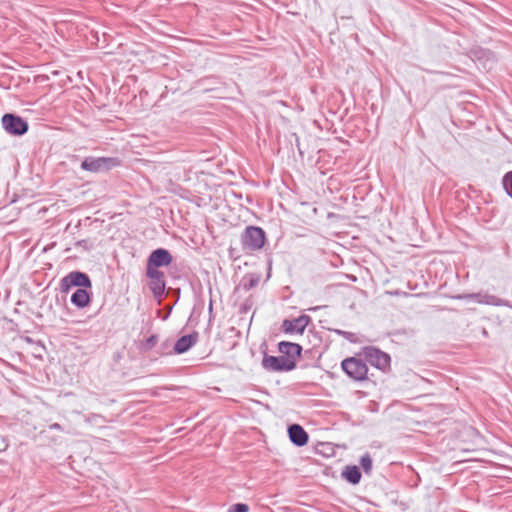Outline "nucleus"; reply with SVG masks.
I'll return each mask as SVG.
<instances>
[{"label": "nucleus", "mask_w": 512, "mask_h": 512, "mask_svg": "<svg viewBox=\"0 0 512 512\" xmlns=\"http://www.w3.org/2000/svg\"><path fill=\"white\" fill-rule=\"evenodd\" d=\"M249 507L245 503H236L230 506L228 512H248Z\"/></svg>", "instance_id": "obj_22"}, {"label": "nucleus", "mask_w": 512, "mask_h": 512, "mask_svg": "<svg viewBox=\"0 0 512 512\" xmlns=\"http://www.w3.org/2000/svg\"><path fill=\"white\" fill-rule=\"evenodd\" d=\"M260 282V276L257 275V274H249V275H246L242 282H241V287L243 288V290L245 291H249L253 288H255Z\"/></svg>", "instance_id": "obj_17"}, {"label": "nucleus", "mask_w": 512, "mask_h": 512, "mask_svg": "<svg viewBox=\"0 0 512 512\" xmlns=\"http://www.w3.org/2000/svg\"><path fill=\"white\" fill-rule=\"evenodd\" d=\"M465 298L475 299L480 304L492 305V306H505L512 308V305L508 300L499 298L495 295L488 293H473L465 296Z\"/></svg>", "instance_id": "obj_11"}, {"label": "nucleus", "mask_w": 512, "mask_h": 512, "mask_svg": "<svg viewBox=\"0 0 512 512\" xmlns=\"http://www.w3.org/2000/svg\"><path fill=\"white\" fill-rule=\"evenodd\" d=\"M360 465L366 474H371L373 461L369 453H365L363 456H361Z\"/></svg>", "instance_id": "obj_18"}, {"label": "nucleus", "mask_w": 512, "mask_h": 512, "mask_svg": "<svg viewBox=\"0 0 512 512\" xmlns=\"http://www.w3.org/2000/svg\"><path fill=\"white\" fill-rule=\"evenodd\" d=\"M278 350L283 354L284 358H289L296 362V359L301 356L302 346L293 342L281 341L278 344Z\"/></svg>", "instance_id": "obj_14"}, {"label": "nucleus", "mask_w": 512, "mask_h": 512, "mask_svg": "<svg viewBox=\"0 0 512 512\" xmlns=\"http://www.w3.org/2000/svg\"><path fill=\"white\" fill-rule=\"evenodd\" d=\"M308 315H301L292 320L285 319L282 324L283 331L287 334H303L305 328L310 322Z\"/></svg>", "instance_id": "obj_10"}, {"label": "nucleus", "mask_w": 512, "mask_h": 512, "mask_svg": "<svg viewBox=\"0 0 512 512\" xmlns=\"http://www.w3.org/2000/svg\"><path fill=\"white\" fill-rule=\"evenodd\" d=\"M361 476V471L356 465H347L342 471V477L353 485H356L360 482Z\"/></svg>", "instance_id": "obj_16"}, {"label": "nucleus", "mask_w": 512, "mask_h": 512, "mask_svg": "<svg viewBox=\"0 0 512 512\" xmlns=\"http://www.w3.org/2000/svg\"><path fill=\"white\" fill-rule=\"evenodd\" d=\"M146 276L150 278L149 288L154 297H162L166 288L164 272L159 269L146 267Z\"/></svg>", "instance_id": "obj_8"}, {"label": "nucleus", "mask_w": 512, "mask_h": 512, "mask_svg": "<svg viewBox=\"0 0 512 512\" xmlns=\"http://www.w3.org/2000/svg\"><path fill=\"white\" fill-rule=\"evenodd\" d=\"M119 164V159L115 157H86L81 162V169L93 173H100L109 171Z\"/></svg>", "instance_id": "obj_2"}, {"label": "nucleus", "mask_w": 512, "mask_h": 512, "mask_svg": "<svg viewBox=\"0 0 512 512\" xmlns=\"http://www.w3.org/2000/svg\"><path fill=\"white\" fill-rule=\"evenodd\" d=\"M198 341V333L192 332L187 335L181 336L174 344V352L176 354H183L193 347Z\"/></svg>", "instance_id": "obj_13"}, {"label": "nucleus", "mask_w": 512, "mask_h": 512, "mask_svg": "<svg viewBox=\"0 0 512 512\" xmlns=\"http://www.w3.org/2000/svg\"><path fill=\"white\" fill-rule=\"evenodd\" d=\"M502 183L506 193L512 198V171L504 175Z\"/></svg>", "instance_id": "obj_19"}, {"label": "nucleus", "mask_w": 512, "mask_h": 512, "mask_svg": "<svg viewBox=\"0 0 512 512\" xmlns=\"http://www.w3.org/2000/svg\"><path fill=\"white\" fill-rule=\"evenodd\" d=\"M173 257L171 253L164 248H158L151 252L147 260V267L159 269L172 263Z\"/></svg>", "instance_id": "obj_9"}, {"label": "nucleus", "mask_w": 512, "mask_h": 512, "mask_svg": "<svg viewBox=\"0 0 512 512\" xmlns=\"http://www.w3.org/2000/svg\"><path fill=\"white\" fill-rule=\"evenodd\" d=\"M262 366L271 372L291 371L296 368V362L284 356H270L265 354L262 359Z\"/></svg>", "instance_id": "obj_6"}, {"label": "nucleus", "mask_w": 512, "mask_h": 512, "mask_svg": "<svg viewBox=\"0 0 512 512\" xmlns=\"http://www.w3.org/2000/svg\"><path fill=\"white\" fill-rule=\"evenodd\" d=\"M341 367L353 380L362 381L366 379L368 368L362 359L356 357L346 358L342 361Z\"/></svg>", "instance_id": "obj_3"}, {"label": "nucleus", "mask_w": 512, "mask_h": 512, "mask_svg": "<svg viewBox=\"0 0 512 512\" xmlns=\"http://www.w3.org/2000/svg\"><path fill=\"white\" fill-rule=\"evenodd\" d=\"M366 361L380 370H386L390 366L389 354L381 351L380 349L370 346L365 347L363 350Z\"/></svg>", "instance_id": "obj_7"}, {"label": "nucleus", "mask_w": 512, "mask_h": 512, "mask_svg": "<svg viewBox=\"0 0 512 512\" xmlns=\"http://www.w3.org/2000/svg\"><path fill=\"white\" fill-rule=\"evenodd\" d=\"M86 243H87V242H86L85 240H81V241H78V242H77V245H79V246H80V245H82V244H86Z\"/></svg>", "instance_id": "obj_25"}, {"label": "nucleus", "mask_w": 512, "mask_h": 512, "mask_svg": "<svg viewBox=\"0 0 512 512\" xmlns=\"http://www.w3.org/2000/svg\"><path fill=\"white\" fill-rule=\"evenodd\" d=\"M91 297L85 288H78L71 296V303L77 308H84L90 303Z\"/></svg>", "instance_id": "obj_15"}, {"label": "nucleus", "mask_w": 512, "mask_h": 512, "mask_svg": "<svg viewBox=\"0 0 512 512\" xmlns=\"http://www.w3.org/2000/svg\"><path fill=\"white\" fill-rule=\"evenodd\" d=\"M91 288L90 277L81 271H72L61 279L60 288L62 292H68L71 288Z\"/></svg>", "instance_id": "obj_5"}, {"label": "nucleus", "mask_w": 512, "mask_h": 512, "mask_svg": "<svg viewBox=\"0 0 512 512\" xmlns=\"http://www.w3.org/2000/svg\"><path fill=\"white\" fill-rule=\"evenodd\" d=\"M209 311L210 312L212 311V301L210 302V305H209Z\"/></svg>", "instance_id": "obj_26"}, {"label": "nucleus", "mask_w": 512, "mask_h": 512, "mask_svg": "<svg viewBox=\"0 0 512 512\" xmlns=\"http://www.w3.org/2000/svg\"><path fill=\"white\" fill-rule=\"evenodd\" d=\"M266 241L265 231L258 226H247L241 234V243L244 248L256 251L260 250Z\"/></svg>", "instance_id": "obj_1"}, {"label": "nucleus", "mask_w": 512, "mask_h": 512, "mask_svg": "<svg viewBox=\"0 0 512 512\" xmlns=\"http://www.w3.org/2000/svg\"><path fill=\"white\" fill-rule=\"evenodd\" d=\"M249 309H250V305L248 304V302H247V301H246V302H244V303L242 304V306H241V310H242L243 312H247Z\"/></svg>", "instance_id": "obj_24"}, {"label": "nucleus", "mask_w": 512, "mask_h": 512, "mask_svg": "<svg viewBox=\"0 0 512 512\" xmlns=\"http://www.w3.org/2000/svg\"><path fill=\"white\" fill-rule=\"evenodd\" d=\"M335 333H337L338 335L344 337L346 340H348L351 343L357 342L356 335L354 333H352V332L336 329Z\"/></svg>", "instance_id": "obj_21"}, {"label": "nucleus", "mask_w": 512, "mask_h": 512, "mask_svg": "<svg viewBox=\"0 0 512 512\" xmlns=\"http://www.w3.org/2000/svg\"><path fill=\"white\" fill-rule=\"evenodd\" d=\"M158 342V336L157 335H151L150 337H148L145 342L142 344V349L146 350V351H149L151 350L153 347H155V345L157 344Z\"/></svg>", "instance_id": "obj_20"}, {"label": "nucleus", "mask_w": 512, "mask_h": 512, "mask_svg": "<svg viewBox=\"0 0 512 512\" xmlns=\"http://www.w3.org/2000/svg\"><path fill=\"white\" fill-rule=\"evenodd\" d=\"M49 429H50V430H60V431H62V430H63L62 426H61L59 423H53V424H51V425L49 426Z\"/></svg>", "instance_id": "obj_23"}, {"label": "nucleus", "mask_w": 512, "mask_h": 512, "mask_svg": "<svg viewBox=\"0 0 512 512\" xmlns=\"http://www.w3.org/2000/svg\"><path fill=\"white\" fill-rule=\"evenodd\" d=\"M1 122L5 131L14 136L24 135L29 128L28 122L24 118L12 113L4 114Z\"/></svg>", "instance_id": "obj_4"}, {"label": "nucleus", "mask_w": 512, "mask_h": 512, "mask_svg": "<svg viewBox=\"0 0 512 512\" xmlns=\"http://www.w3.org/2000/svg\"><path fill=\"white\" fill-rule=\"evenodd\" d=\"M288 435L290 441L298 447L306 445L309 439L308 433L299 424L290 425Z\"/></svg>", "instance_id": "obj_12"}]
</instances>
